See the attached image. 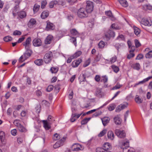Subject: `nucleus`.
<instances>
[{
	"label": "nucleus",
	"instance_id": "obj_1",
	"mask_svg": "<svg viewBox=\"0 0 152 152\" xmlns=\"http://www.w3.org/2000/svg\"><path fill=\"white\" fill-rule=\"evenodd\" d=\"M120 146L123 149V152H136L134 148L129 147V142L128 140L122 142Z\"/></svg>",
	"mask_w": 152,
	"mask_h": 152
},
{
	"label": "nucleus",
	"instance_id": "obj_2",
	"mask_svg": "<svg viewBox=\"0 0 152 152\" xmlns=\"http://www.w3.org/2000/svg\"><path fill=\"white\" fill-rule=\"evenodd\" d=\"M53 57L52 52L49 51L45 54L44 57V61L46 64H48L50 62Z\"/></svg>",
	"mask_w": 152,
	"mask_h": 152
},
{
	"label": "nucleus",
	"instance_id": "obj_3",
	"mask_svg": "<svg viewBox=\"0 0 152 152\" xmlns=\"http://www.w3.org/2000/svg\"><path fill=\"white\" fill-rule=\"evenodd\" d=\"M88 12L83 8H80L77 12L78 16L81 18H83L88 16Z\"/></svg>",
	"mask_w": 152,
	"mask_h": 152
},
{
	"label": "nucleus",
	"instance_id": "obj_4",
	"mask_svg": "<svg viewBox=\"0 0 152 152\" xmlns=\"http://www.w3.org/2000/svg\"><path fill=\"white\" fill-rule=\"evenodd\" d=\"M31 54L32 51L31 50L26 51L25 53L20 58V64L29 57Z\"/></svg>",
	"mask_w": 152,
	"mask_h": 152
},
{
	"label": "nucleus",
	"instance_id": "obj_5",
	"mask_svg": "<svg viewBox=\"0 0 152 152\" xmlns=\"http://www.w3.org/2000/svg\"><path fill=\"white\" fill-rule=\"evenodd\" d=\"M86 10L88 12H91L93 10V3L90 1H88L86 2Z\"/></svg>",
	"mask_w": 152,
	"mask_h": 152
},
{
	"label": "nucleus",
	"instance_id": "obj_6",
	"mask_svg": "<svg viewBox=\"0 0 152 152\" xmlns=\"http://www.w3.org/2000/svg\"><path fill=\"white\" fill-rule=\"evenodd\" d=\"M66 137H63L62 139L60 140L57 141L56 143L54 145L53 147L54 148H57L63 145L64 142L65 140Z\"/></svg>",
	"mask_w": 152,
	"mask_h": 152
},
{
	"label": "nucleus",
	"instance_id": "obj_7",
	"mask_svg": "<svg viewBox=\"0 0 152 152\" xmlns=\"http://www.w3.org/2000/svg\"><path fill=\"white\" fill-rule=\"evenodd\" d=\"M115 133L120 138H124L125 137L126 134L123 131H121L119 129H116L115 130Z\"/></svg>",
	"mask_w": 152,
	"mask_h": 152
},
{
	"label": "nucleus",
	"instance_id": "obj_8",
	"mask_svg": "<svg viewBox=\"0 0 152 152\" xmlns=\"http://www.w3.org/2000/svg\"><path fill=\"white\" fill-rule=\"evenodd\" d=\"M82 148L81 145L77 143H75L73 145L72 147V151H77L81 150Z\"/></svg>",
	"mask_w": 152,
	"mask_h": 152
},
{
	"label": "nucleus",
	"instance_id": "obj_9",
	"mask_svg": "<svg viewBox=\"0 0 152 152\" xmlns=\"http://www.w3.org/2000/svg\"><path fill=\"white\" fill-rule=\"evenodd\" d=\"M112 146L109 142L104 143L103 145V148L104 151L111 152L110 150L112 149Z\"/></svg>",
	"mask_w": 152,
	"mask_h": 152
},
{
	"label": "nucleus",
	"instance_id": "obj_10",
	"mask_svg": "<svg viewBox=\"0 0 152 152\" xmlns=\"http://www.w3.org/2000/svg\"><path fill=\"white\" fill-rule=\"evenodd\" d=\"M115 36V32L111 30H108L105 34V36L108 39H109L110 37H114Z\"/></svg>",
	"mask_w": 152,
	"mask_h": 152
},
{
	"label": "nucleus",
	"instance_id": "obj_11",
	"mask_svg": "<svg viewBox=\"0 0 152 152\" xmlns=\"http://www.w3.org/2000/svg\"><path fill=\"white\" fill-rule=\"evenodd\" d=\"M82 62L81 59L79 58L73 61L72 64V66L73 67H77Z\"/></svg>",
	"mask_w": 152,
	"mask_h": 152
},
{
	"label": "nucleus",
	"instance_id": "obj_12",
	"mask_svg": "<svg viewBox=\"0 0 152 152\" xmlns=\"http://www.w3.org/2000/svg\"><path fill=\"white\" fill-rule=\"evenodd\" d=\"M149 50V48H146L145 50V51L148 52L145 55V57L146 58L150 59L152 58V50Z\"/></svg>",
	"mask_w": 152,
	"mask_h": 152
},
{
	"label": "nucleus",
	"instance_id": "obj_13",
	"mask_svg": "<svg viewBox=\"0 0 152 152\" xmlns=\"http://www.w3.org/2000/svg\"><path fill=\"white\" fill-rule=\"evenodd\" d=\"M31 37H29L26 39L25 42L23 43V45L25 47L26 49H28L29 48V45H31Z\"/></svg>",
	"mask_w": 152,
	"mask_h": 152
},
{
	"label": "nucleus",
	"instance_id": "obj_14",
	"mask_svg": "<svg viewBox=\"0 0 152 152\" xmlns=\"http://www.w3.org/2000/svg\"><path fill=\"white\" fill-rule=\"evenodd\" d=\"M19 6L18 5L14 7V9L13 11V14L14 16H17L18 18L19 17Z\"/></svg>",
	"mask_w": 152,
	"mask_h": 152
},
{
	"label": "nucleus",
	"instance_id": "obj_15",
	"mask_svg": "<svg viewBox=\"0 0 152 152\" xmlns=\"http://www.w3.org/2000/svg\"><path fill=\"white\" fill-rule=\"evenodd\" d=\"M36 23V21L35 19H31L28 22V26L30 28H33L35 26Z\"/></svg>",
	"mask_w": 152,
	"mask_h": 152
},
{
	"label": "nucleus",
	"instance_id": "obj_16",
	"mask_svg": "<svg viewBox=\"0 0 152 152\" xmlns=\"http://www.w3.org/2000/svg\"><path fill=\"white\" fill-rule=\"evenodd\" d=\"M82 113L76 114H72V115L70 120L71 122H73L77 119L81 115Z\"/></svg>",
	"mask_w": 152,
	"mask_h": 152
},
{
	"label": "nucleus",
	"instance_id": "obj_17",
	"mask_svg": "<svg viewBox=\"0 0 152 152\" xmlns=\"http://www.w3.org/2000/svg\"><path fill=\"white\" fill-rule=\"evenodd\" d=\"M33 45L34 46L36 47L42 45L41 40L39 39H35L33 41Z\"/></svg>",
	"mask_w": 152,
	"mask_h": 152
},
{
	"label": "nucleus",
	"instance_id": "obj_18",
	"mask_svg": "<svg viewBox=\"0 0 152 152\" xmlns=\"http://www.w3.org/2000/svg\"><path fill=\"white\" fill-rule=\"evenodd\" d=\"M107 137L109 139L111 140H113L114 138V135L113 132L112 131L110 130L108 132Z\"/></svg>",
	"mask_w": 152,
	"mask_h": 152
},
{
	"label": "nucleus",
	"instance_id": "obj_19",
	"mask_svg": "<svg viewBox=\"0 0 152 152\" xmlns=\"http://www.w3.org/2000/svg\"><path fill=\"white\" fill-rule=\"evenodd\" d=\"M114 121L115 124L117 125H120L122 122L121 119L118 115H117L114 118Z\"/></svg>",
	"mask_w": 152,
	"mask_h": 152
},
{
	"label": "nucleus",
	"instance_id": "obj_20",
	"mask_svg": "<svg viewBox=\"0 0 152 152\" xmlns=\"http://www.w3.org/2000/svg\"><path fill=\"white\" fill-rule=\"evenodd\" d=\"M53 39V37L51 35H48L45 40V43L46 44H48L50 43L51 41Z\"/></svg>",
	"mask_w": 152,
	"mask_h": 152
},
{
	"label": "nucleus",
	"instance_id": "obj_21",
	"mask_svg": "<svg viewBox=\"0 0 152 152\" xmlns=\"http://www.w3.org/2000/svg\"><path fill=\"white\" fill-rule=\"evenodd\" d=\"M42 122L43 124L44 127L46 130H48L50 128V125L51 124L47 122V120H43Z\"/></svg>",
	"mask_w": 152,
	"mask_h": 152
},
{
	"label": "nucleus",
	"instance_id": "obj_22",
	"mask_svg": "<svg viewBox=\"0 0 152 152\" xmlns=\"http://www.w3.org/2000/svg\"><path fill=\"white\" fill-rule=\"evenodd\" d=\"M141 23L146 26H150L152 24L151 22L149 21L148 20L145 19H142L141 20Z\"/></svg>",
	"mask_w": 152,
	"mask_h": 152
},
{
	"label": "nucleus",
	"instance_id": "obj_23",
	"mask_svg": "<svg viewBox=\"0 0 152 152\" xmlns=\"http://www.w3.org/2000/svg\"><path fill=\"white\" fill-rule=\"evenodd\" d=\"M54 28V26L52 23L49 22L47 23V25L46 28V30L47 31L53 30Z\"/></svg>",
	"mask_w": 152,
	"mask_h": 152
},
{
	"label": "nucleus",
	"instance_id": "obj_24",
	"mask_svg": "<svg viewBox=\"0 0 152 152\" xmlns=\"http://www.w3.org/2000/svg\"><path fill=\"white\" fill-rule=\"evenodd\" d=\"M151 78H152V76H149L145 79H144L142 81H140L138 83H136L135 84L134 86L135 87L141 84H143L145 82L148 81L149 80L151 79Z\"/></svg>",
	"mask_w": 152,
	"mask_h": 152
},
{
	"label": "nucleus",
	"instance_id": "obj_25",
	"mask_svg": "<svg viewBox=\"0 0 152 152\" xmlns=\"http://www.w3.org/2000/svg\"><path fill=\"white\" fill-rule=\"evenodd\" d=\"M135 102L138 104H140L142 103L143 99L142 98L140 97L139 95H137L134 98Z\"/></svg>",
	"mask_w": 152,
	"mask_h": 152
},
{
	"label": "nucleus",
	"instance_id": "obj_26",
	"mask_svg": "<svg viewBox=\"0 0 152 152\" xmlns=\"http://www.w3.org/2000/svg\"><path fill=\"white\" fill-rule=\"evenodd\" d=\"M133 28L134 34L136 36H138V35H140V30L139 28L134 26H133Z\"/></svg>",
	"mask_w": 152,
	"mask_h": 152
},
{
	"label": "nucleus",
	"instance_id": "obj_27",
	"mask_svg": "<svg viewBox=\"0 0 152 152\" xmlns=\"http://www.w3.org/2000/svg\"><path fill=\"white\" fill-rule=\"evenodd\" d=\"M82 52L81 51H78L75 53L73 55L71 56L72 58H76L82 54Z\"/></svg>",
	"mask_w": 152,
	"mask_h": 152
},
{
	"label": "nucleus",
	"instance_id": "obj_28",
	"mask_svg": "<svg viewBox=\"0 0 152 152\" xmlns=\"http://www.w3.org/2000/svg\"><path fill=\"white\" fill-rule=\"evenodd\" d=\"M79 80L80 82V83L81 82L86 81L85 74L83 73L81 74L79 77Z\"/></svg>",
	"mask_w": 152,
	"mask_h": 152
},
{
	"label": "nucleus",
	"instance_id": "obj_29",
	"mask_svg": "<svg viewBox=\"0 0 152 152\" xmlns=\"http://www.w3.org/2000/svg\"><path fill=\"white\" fill-rule=\"evenodd\" d=\"M34 62L37 66H41L43 65L44 62L42 59H38L35 60Z\"/></svg>",
	"mask_w": 152,
	"mask_h": 152
},
{
	"label": "nucleus",
	"instance_id": "obj_30",
	"mask_svg": "<svg viewBox=\"0 0 152 152\" xmlns=\"http://www.w3.org/2000/svg\"><path fill=\"white\" fill-rule=\"evenodd\" d=\"M49 15V12L48 11H45L43 12L41 15V17L42 19H45Z\"/></svg>",
	"mask_w": 152,
	"mask_h": 152
},
{
	"label": "nucleus",
	"instance_id": "obj_31",
	"mask_svg": "<svg viewBox=\"0 0 152 152\" xmlns=\"http://www.w3.org/2000/svg\"><path fill=\"white\" fill-rule=\"evenodd\" d=\"M131 67L135 69L139 70L140 69V66L139 63H136L132 64Z\"/></svg>",
	"mask_w": 152,
	"mask_h": 152
},
{
	"label": "nucleus",
	"instance_id": "obj_32",
	"mask_svg": "<svg viewBox=\"0 0 152 152\" xmlns=\"http://www.w3.org/2000/svg\"><path fill=\"white\" fill-rule=\"evenodd\" d=\"M101 119L103 125L104 126H105L107 124L109 123L110 119L108 117H104Z\"/></svg>",
	"mask_w": 152,
	"mask_h": 152
},
{
	"label": "nucleus",
	"instance_id": "obj_33",
	"mask_svg": "<svg viewBox=\"0 0 152 152\" xmlns=\"http://www.w3.org/2000/svg\"><path fill=\"white\" fill-rule=\"evenodd\" d=\"M70 32L71 34L73 36L77 37L79 35V33L75 29H71L70 31Z\"/></svg>",
	"mask_w": 152,
	"mask_h": 152
},
{
	"label": "nucleus",
	"instance_id": "obj_34",
	"mask_svg": "<svg viewBox=\"0 0 152 152\" xmlns=\"http://www.w3.org/2000/svg\"><path fill=\"white\" fill-rule=\"evenodd\" d=\"M120 2V4L122 5V6L126 7L128 5V3L126 0H118Z\"/></svg>",
	"mask_w": 152,
	"mask_h": 152
},
{
	"label": "nucleus",
	"instance_id": "obj_35",
	"mask_svg": "<svg viewBox=\"0 0 152 152\" xmlns=\"http://www.w3.org/2000/svg\"><path fill=\"white\" fill-rule=\"evenodd\" d=\"M50 71L52 73H56L58 70V68L57 67H52L50 69Z\"/></svg>",
	"mask_w": 152,
	"mask_h": 152
},
{
	"label": "nucleus",
	"instance_id": "obj_36",
	"mask_svg": "<svg viewBox=\"0 0 152 152\" xmlns=\"http://www.w3.org/2000/svg\"><path fill=\"white\" fill-rule=\"evenodd\" d=\"M26 13L24 11L20 12V18H26Z\"/></svg>",
	"mask_w": 152,
	"mask_h": 152
},
{
	"label": "nucleus",
	"instance_id": "obj_37",
	"mask_svg": "<svg viewBox=\"0 0 152 152\" xmlns=\"http://www.w3.org/2000/svg\"><path fill=\"white\" fill-rule=\"evenodd\" d=\"M5 137L4 132L2 131H0V139L1 142L4 141Z\"/></svg>",
	"mask_w": 152,
	"mask_h": 152
},
{
	"label": "nucleus",
	"instance_id": "obj_38",
	"mask_svg": "<svg viewBox=\"0 0 152 152\" xmlns=\"http://www.w3.org/2000/svg\"><path fill=\"white\" fill-rule=\"evenodd\" d=\"M143 10H151L152 9V7L150 5H145L142 6Z\"/></svg>",
	"mask_w": 152,
	"mask_h": 152
},
{
	"label": "nucleus",
	"instance_id": "obj_39",
	"mask_svg": "<svg viewBox=\"0 0 152 152\" xmlns=\"http://www.w3.org/2000/svg\"><path fill=\"white\" fill-rule=\"evenodd\" d=\"M47 121V122H48V123L52 124L53 123V121H54V120L53 119L52 116L49 115L48 116Z\"/></svg>",
	"mask_w": 152,
	"mask_h": 152
},
{
	"label": "nucleus",
	"instance_id": "obj_40",
	"mask_svg": "<svg viewBox=\"0 0 152 152\" xmlns=\"http://www.w3.org/2000/svg\"><path fill=\"white\" fill-rule=\"evenodd\" d=\"M105 13L107 16L110 18L112 20H114V18L112 16V13L111 11H109L107 12H106Z\"/></svg>",
	"mask_w": 152,
	"mask_h": 152
},
{
	"label": "nucleus",
	"instance_id": "obj_41",
	"mask_svg": "<svg viewBox=\"0 0 152 152\" xmlns=\"http://www.w3.org/2000/svg\"><path fill=\"white\" fill-rule=\"evenodd\" d=\"M116 59L117 57L116 56H115L110 58V61L107 59L106 60L108 62L109 61L111 64H113L116 61Z\"/></svg>",
	"mask_w": 152,
	"mask_h": 152
},
{
	"label": "nucleus",
	"instance_id": "obj_42",
	"mask_svg": "<svg viewBox=\"0 0 152 152\" xmlns=\"http://www.w3.org/2000/svg\"><path fill=\"white\" fill-rule=\"evenodd\" d=\"M107 130L106 129H103L102 131H101L100 133L98 134V136L99 137H102L104 136L107 133Z\"/></svg>",
	"mask_w": 152,
	"mask_h": 152
},
{
	"label": "nucleus",
	"instance_id": "obj_43",
	"mask_svg": "<svg viewBox=\"0 0 152 152\" xmlns=\"http://www.w3.org/2000/svg\"><path fill=\"white\" fill-rule=\"evenodd\" d=\"M60 135L57 133L55 134L53 137V139L55 140H58L60 139Z\"/></svg>",
	"mask_w": 152,
	"mask_h": 152
},
{
	"label": "nucleus",
	"instance_id": "obj_44",
	"mask_svg": "<svg viewBox=\"0 0 152 152\" xmlns=\"http://www.w3.org/2000/svg\"><path fill=\"white\" fill-rule=\"evenodd\" d=\"M111 68L113 69V71L115 73H117L119 71V67L114 65H112Z\"/></svg>",
	"mask_w": 152,
	"mask_h": 152
},
{
	"label": "nucleus",
	"instance_id": "obj_45",
	"mask_svg": "<svg viewBox=\"0 0 152 152\" xmlns=\"http://www.w3.org/2000/svg\"><path fill=\"white\" fill-rule=\"evenodd\" d=\"M58 3V1L56 0L51 1L49 3V7L50 8H52L55 5L57 4Z\"/></svg>",
	"mask_w": 152,
	"mask_h": 152
},
{
	"label": "nucleus",
	"instance_id": "obj_46",
	"mask_svg": "<svg viewBox=\"0 0 152 152\" xmlns=\"http://www.w3.org/2000/svg\"><path fill=\"white\" fill-rule=\"evenodd\" d=\"M15 108L16 110L13 112V115L15 117H16L18 116V112L17 110H19V105H18L17 107H15Z\"/></svg>",
	"mask_w": 152,
	"mask_h": 152
},
{
	"label": "nucleus",
	"instance_id": "obj_47",
	"mask_svg": "<svg viewBox=\"0 0 152 152\" xmlns=\"http://www.w3.org/2000/svg\"><path fill=\"white\" fill-rule=\"evenodd\" d=\"M40 7V6L37 4H35L34 7L33 9V11L34 12H37Z\"/></svg>",
	"mask_w": 152,
	"mask_h": 152
},
{
	"label": "nucleus",
	"instance_id": "obj_48",
	"mask_svg": "<svg viewBox=\"0 0 152 152\" xmlns=\"http://www.w3.org/2000/svg\"><path fill=\"white\" fill-rule=\"evenodd\" d=\"M102 92L100 89H97L95 92V95L97 96L101 97L102 96Z\"/></svg>",
	"mask_w": 152,
	"mask_h": 152
},
{
	"label": "nucleus",
	"instance_id": "obj_49",
	"mask_svg": "<svg viewBox=\"0 0 152 152\" xmlns=\"http://www.w3.org/2000/svg\"><path fill=\"white\" fill-rule=\"evenodd\" d=\"M91 118H86L83 119L81 122V124L82 125L85 124L87 123L91 119Z\"/></svg>",
	"mask_w": 152,
	"mask_h": 152
},
{
	"label": "nucleus",
	"instance_id": "obj_50",
	"mask_svg": "<svg viewBox=\"0 0 152 152\" xmlns=\"http://www.w3.org/2000/svg\"><path fill=\"white\" fill-rule=\"evenodd\" d=\"M91 62V59L90 58H88L84 63L83 66L84 67H86L89 65Z\"/></svg>",
	"mask_w": 152,
	"mask_h": 152
},
{
	"label": "nucleus",
	"instance_id": "obj_51",
	"mask_svg": "<svg viewBox=\"0 0 152 152\" xmlns=\"http://www.w3.org/2000/svg\"><path fill=\"white\" fill-rule=\"evenodd\" d=\"M105 45V43L103 41H100L98 44V46L99 48H103Z\"/></svg>",
	"mask_w": 152,
	"mask_h": 152
},
{
	"label": "nucleus",
	"instance_id": "obj_52",
	"mask_svg": "<svg viewBox=\"0 0 152 152\" xmlns=\"http://www.w3.org/2000/svg\"><path fill=\"white\" fill-rule=\"evenodd\" d=\"M103 78L101 80V81L105 83L107 82L108 81V78L107 76H103L102 77Z\"/></svg>",
	"mask_w": 152,
	"mask_h": 152
},
{
	"label": "nucleus",
	"instance_id": "obj_53",
	"mask_svg": "<svg viewBox=\"0 0 152 152\" xmlns=\"http://www.w3.org/2000/svg\"><path fill=\"white\" fill-rule=\"evenodd\" d=\"M3 39L5 41L8 42L11 41L12 39V38L10 37L7 36L4 37Z\"/></svg>",
	"mask_w": 152,
	"mask_h": 152
},
{
	"label": "nucleus",
	"instance_id": "obj_54",
	"mask_svg": "<svg viewBox=\"0 0 152 152\" xmlns=\"http://www.w3.org/2000/svg\"><path fill=\"white\" fill-rule=\"evenodd\" d=\"M121 86V85H120L119 83H117L115 86H114L112 88V90H114L119 89Z\"/></svg>",
	"mask_w": 152,
	"mask_h": 152
},
{
	"label": "nucleus",
	"instance_id": "obj_55",
	"mask_svg": "<svg viewBox=\"0 0 152 152\" xmlns=\"http://www.w3.org/2000/svg\"><path fill=\"white\" fill-rule=\"evenodd\" d=\"M71 41L73 43L75 46H76V37H72L70 39Z\"/></svg>",
	"mask_w": 152,
	"mask_h": 152
},
{
	"label": "nucleus",
	"instance_id": "obj_56",
	"mask_svg": "<svg viewBox=\"0 0 152 152\" xmlns=\"http://www.w3.org/2000/svg\"><path fill=\"white\" fill-rule=\"evenodd\" d=\"M115 107V106L114 104H111L108 107V109L109 111H111L113 110Z\"/></svg>",
	"mask_w": 152,
	"mask_h": 152
},
{
	"label": "nucleus",
	"instance_id": "obj_57",
	"mask_svg": "<svg viewBox=\"0 0 152 152\" xmlns=\"http://www.w3.org/2000/svg\"><path fill=\"white\" fill-rule=\"evenodd\" d=\"M101 55L100 54H98L96 56L95 58L94 61L95 62H97L99 61L101 58Z\"/></svg>",
	"mask_w": 152,
	"mask_h": 152
},
{
	"label": "nucleus",
	"instance_id": "obj_58",
	"mask_svg": "<svg viewBox=\"0 0 152 152\" xmlns=\"http://www.w3.org/2000/svg\"><path fill=\"white\" fill-rule=\"evenodd\" d=\"M26 130L23 126L20 124V132H26Z\"/></svg>",
	"mask_w": 152,
	"mask_h": 152
},
{
	"label": "nucleus",
	"instance_id": "obj_59",
	"mask_svg": "<svg viewBox=\"0 0 152 152\" xmlns=\"http://www.w3.org/2000/svg\"><path fill=\"white\" fill-rule=\"evenodd\" d=\"M111 27L116 30L120 29L121 28L120 27L116 26V25L115 23H113L111 25Z\"/></svg>",
	"mask_w": 152,
	"mask_h": 152
},
{
	"label": "nucleus",
	"instance_id": "obj_60",
	"mask_svg": "<svg viewBox=\"0 0 152 152\" xmlns=\"http://www.w3.org/2000/svg\"><path fill=\"white\" fill-rule=\"evenodd\" d=\"M134 42L136 48H138L141 46V44L138 40L135 39L134 40Z\"/></svg>",
	"mask_w": 152,
	"mask_h": 152
},
{
	"label": "nucleus",
	"instance_id": "obj_61",
	"mask_svg": "<svg viewBox=\"0 0 152 152\" xmlns=\"http://www.w3.org/2000/svg\"><path fill=\"white\" fill-rule=\"evenodd\" d=\"M41 7L42 9H43L45 8L46 5L47 4V2L46 0H45L42 1L41 3Z\"/></svg>",
	"mask_w": 152,
	"mask_h": 152
},
{
	"label": "nucleus",
	"instance_id": "obj_62",
	"mask_svg": "<svg viewBox=\"0 0 152 152\" xmlns=\"http://www.w3.org/2000/svg\"><path fill=\"white\" fill-rule=\"evenodd\" d=\"M119 105L121 107V109L123 110L127 107L128 104L127 103H126L125 104H121Z\"/></svg>",
	"mask_w": 152,
	"mask_h": 152
},
{
	"label": "nucleus",
	"instance_id": "obj_63",
	"mask_svg": "<svg viewBox=\"0 0 152 152\" xmlns=\"http://www.w3.org/2000/svg\"><path fill=\"white\" fill-rule=\"evenodd\" d=\"M53 88V85H50L48 86L46 89L47 91L50 92L51 91Z\"/></svg>",
	"mask_w": 152,
	"mask_h": 152
},
{
	"label": "nucleus",
	"instance_id": "obj_64",
	"mask_svg": "<svg viewBox=\"0 0 152 152\" xmlns=\"http://www.w3.org/2000/svg\"><path fill=\"white\" fill-rule=\"evenodd\" d=\"M35 109L36 110V112L37 113H39L40 110V106L39 105H37L35 107Z\"/></svg>",
	"mask_w": 152,
	"mask_h": 152
}]
</instances>
